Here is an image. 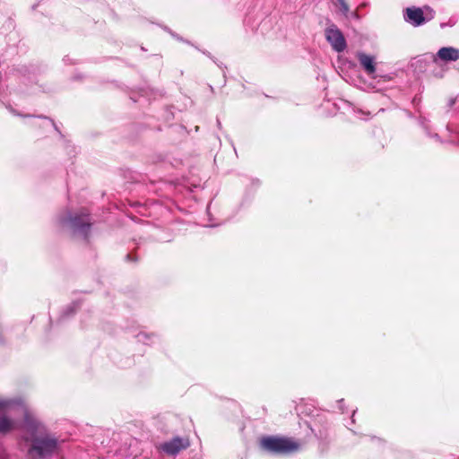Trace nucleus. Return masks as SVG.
I'll return each mask as SVG.
<instances>
[{"label":"nucleus","mask_w":459,"mask_h":459,"mask_svg":"<svg viewBox=\"0 0 459 459\" xmlns=\"http://www.w3.org/2000/svg\"><path fill=\"white\" fill-rule=\"evenodd\" d=\"M405 22L412 26H420L425 22L430 21L434 17L433 10L429 6L420 7H408L403 14Z\"/></svg>","instance_id":"obj_4"},{"label":"nucleus","mask_w":459,"mask_h":459,"mask_svg":"<svg viewBox=\"0 0 459 459\" xmlns=\"http://www.w3.org/2000/svg\"><path fill=\"white\" fill-rule=\"evenodd\" d=\"M325 36L333 48L337 52H342L346 48V41L342 32L334 26L329 27L325 30Z\"/></svg>","instance_id":"obj_6"},{"label":"nucleus","mask_w":459,"mask_h":459,"mask_svg":"<svg viewBox=\"0 0 459 459\" xmlns=\"http://www.w3.org/2000/svg\"><path fill=\"white\" fill-rule=\"evenodd\" d=\"M438 58L442 61H456L459 59V49L453 47L441 48L436 56L435 60Z\"/></svg>","instance_id":"obj_7"},{"label":"nucleus","mask_w":459,"mask_h":459,"mask_svg":"<svg viewBox=\"0 0 459 459\" xmlns=\"http://www.w3.org/2000/svg\"><path fill=\"white\" fill-rule=\"evenodd\" d=\"M341 5L344 11H348V6L343 0H340Z\"/></svg>","instance_id":"obj_11"},{"label":"nucleus","mask_w":459,"mask_h":459,"mask_svg":"<svg viewBox=\"0 0 459 459\" xmlns=\"http://www.w3.org/2000/svg\"><path fill=\"white\" fill-rule=\"evenodd\" d=\"M16 429L22 431V439L29 446L30 459L44 458L56 449V439L48 433L22 397L0 396V433Z\"/></svg>","instance_id":"obj_1"},{"label":"nucleus","mask_w":459,"mask_h":459,"mask_svg":"<svg viewBox=\"0 0 459 459\" xmlns=\"http://www.w3.org/2000/svg\"><path fill=\"white\" fill-rule=\"evenodd\" d=\"M137 339L139 342H141L144 344H152V343H154L158 338L153 333L141 332L138 333Z\"/></svg>","instance_id":"obj_9"},{"label":"nucleus","mask_w":459,"mask_h":459,"mask_svg":"<svg viewBox=\"0 0 459 459\" xmlns=\"http://www.w3.org/2000/svg\"><path fill=\"white\" fill-rule=\"evenodd\" d=\"M57 224L62 228L71 230L74 234L86 238L90 230L89 214L85 212L71 213L65 212L56 218Z\"/></svg>","instance_id":"obj_2"},{"label":"nucleus","mask_w":459,"mask_h":459,"mask_svg":"<svg viewBox=\"0 0 459 459\" xmlns=\"http://www.w3.org/2000/svg\"><path fill=\"white\" fill-rule=\"evenodd\" d=\"M189 445L188 438L176 437L160 444L158 448L169 455H176L180 451L186 449Z\"/></svg>","instance_id":"obj_5"},{"label":"nucleus","mask_w":459,"mask_h":459,"mask_svg":"<svg viewBox=\"0 0 459 459\" xmlns=\"http://www.w3.org/2000/svg\"><path fill=\"white\" fill-rule=\"evenodd\" d=\"M43 123L45 126H54L53 122L46 117L43 118Z\"/></svg>","instance_id":"obj_10"},{"label":"nucleus","mask_w":459,"mask_h":459,"mask_svg":"<svg viewBox=\"0 0 459 459\" xmlns=\"http://www.w3.org/2000/svg\"><path fill=\"white\" fill-rule=\"evenodd\" d=\"M261 446L274 454H289L299 450V442L288 437H266L261 439Z\"/></svg>","instance_id":"obj_3"},{"label":"nucleus","mask_w":459,"mask_h":459,"mask_svg":"<svg viewBox=\"0 0 459 459\" xmlns=\"http://www.w3.org/2000/svg\"><path fill=\"white\" fill-rule=\"evenodd\" d=\"M358 59L359 64L368 74V75L372 76L376 72V62L375 58L371 56H368L364 53L358 54Z\"/></svg>","instance_id":"obj_8"}]
</instances>
